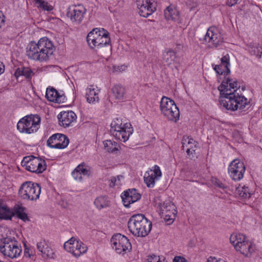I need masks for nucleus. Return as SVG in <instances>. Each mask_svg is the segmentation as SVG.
Masks as SVG:
<instances>
[{
  "instance_id": "f257e3e1",
  "label": "nucleus",
  "mask_w": 262,
  "mask_h": 262,
  "mask_svg": "<svg viewBox=\"0 0 262 262\" xmlns=\"http://www.w3.org/2000/svg\"><path fill=\"white\" fill-rule=\"evenodd\" d=\"M55 51L52 41L47 37L41 38L37 42H30L26 48V55L33 60L44 62L48 61Z\"/></svg>"
},
{
  "instance_id": "f03ea898",
  "label": "nucleus",
  "mask_w": 262,
  "mask_h": 262,
  "mask_svg": "<svg viewBox=\"0 0 262 262\" xmlns=\"http://www.w3.org/2000/svg\"><path fill=\"white\" fill-rule=\"evenodd\" d=\"M226 95L222 96L220 98V104L228 110L234 111L239 110L241 112L246 111L250 106V102L241 92H231L230 90H226Z\"/></svg>"
},
{
  "instance_id": "7ed1b4c3",
  "label": "nucleus",
  "mask_w": 262,
  "mask_h": 262,
  "mask_svg": "<svg viewBox=\"0 0 262 262\" xmlns=\"http://www.w3.org/2000/svg\"><path fill=\"white\" fill-rule=\"evenodd\" d=\"M86 41L91 49L96 51L104 47H111L110 33L101 28H96L90 31L87 35Z\"/></svg>"
},
{
  "instance_id": "20e7f679",
  "label": "nucleus",
  "mask_w": 262,
  "mask_h": 262,
  "mask_svg": "<svg viewBox=\"0 0 262 262\" xmlns=\"http://www.w3.org/2000/svg\"><path fill=\"white\" fill-rule=\"evenodd\" d=\"M152 224L142 214L133 215L128 222L130 232L137 237H145L150 231Z\"/></svg>"
},
{
  "instance_id": "39448f33",
  "label": "nucleus",
  "mask_w": 262,
  "mask_h": 262,
  "mask_svg": "<svg viewBox=\"0 0 262 262\" xmlns=\"http://www.w3.org/2000/svg\"><path fill=\"white\" fill-rule=\"evenodd\" d=\"M133 129L130 123L123 124L121 120L116 119L111 124L110 132L117 139L126 142L132 134Z\"/></svg>"
},
{
  "instance_id": "423d86ee",
  "label": "nucleus",
  "mask_w": 262,
  "mask_h": 262,
  "mask_svg": "<svg viewBox=\"0 0 262 262\" xmlns=\"http://www.w3.org/2000/svg\"><path fill=\"white\" fill-rule=\"evenodd\" d=\"M40 124V117L38 115H27L19 120L17 128L20 133L30 134L37 132Z\"/></svg>"
},
{
  "instance_id": "0eeeda50",
  "label": "nucleus",
  "mask_w": 262,
  "mask_h": 262,
  "mask_svg": "<svg viewBox=\"0 0 262 262\" xmlns=\"http://www.w3.org/2000/svg\"><path fill=\"white\" fill-rule=\"evenodd\" d=\"M0 251L6 257L15 258L21 252V248L14 238H4L0 241Z\"/></svg>"
},
{
  "instance_id": "6e6552de",
  "label": "nucleus",
  "mask_w": 262,
  "mask_h": 262,
  "mask_svg": "<svg viewBox=\"0 0 262 262\" xmlns=\"http://www.w3.org/2000/svg\"><path fill=\"white\" fill-rule=\"evenodd\" d=\"M41 188L37 183L31 182L24 183L19 189V196L27 201H36L39 198Z\"/></svg>"
},
{
  "instance_id": "1a4fd4ad",
  "label": "nucleus",
  "mask_w": 262,
  "mask_h": 262,
  "mask_svg": "<svg viewBox=\"0 0 262 262\" xmlns=\"http://www.w3.org/2000/svg\"><path fill=\"white\" fill-rule=\"evenodd\" d=\"M160 110L163 115L169 120L177 122L179 120L180 111L172 99L163 97L160 102Z\"/></svg>"
},
{
  "instance_id": "9d476101",
  "label": "nucleus",
  "mask_w": 262,
  "mask_h": 262,
  "mask_svg": "<svg viewBox=\"0 0 262 262\" xmlns=\"http://www.w3.org/2000/svg\"><path fill=\"white\" fill-rule=\"evenodd\" d=\"M21 163L26 170L32 172L42 173L46 168L45 161L33 156L24 157Z\"/></svg>"
},
{
  "instance_id": "9b49d317",
  "label": "nucleus",
  "mask_w": 262,
  "mask_h": 262,
  "mask_svg": "<svg viewBox=\"0 0 262 262\" xmlns=\"http://www.w3.org/2000/svg\"><path fill=\"white\" fill-rule=\"evenodd\" d=\"M223 39L220 29L216 27L211 26L208 29L204 41L208 48H216L223 43Z\"/></svg>"
},
{
  "instance_id": "f8f14e48",
  "label": "nucleus",
  "mask_w": 262,
  "mask_h": 262,
  "mask_svg": "<svg viewBox=\"0 0 262 262\" xmlns=\"http://www.w3.org/2000/svg\"><path fill=\"white\" fill-rule=\"evenodd\" d=\"M111 243L113 249L118 254H124L132 249V245L129 239L119 233L112 236Z\"/></svg>"
},
{
  "instance_id": "ddd939ff",
  "label": "nucleus",
  "mask_w": 262,
  "mask_h": 262,
  "mask_svg": "<svg viewBox=\"0 0 262 262\" xmlns=\"http://www.w3.org/2000/svg\"><path fill=\"white\" fill-rule=\"evenodd\" d=\"M245 167L244 163L238 159H235L230 164L228 173L234 181H239L244 177Z\"/></svg>"
},
{
  "instance_id": "4468645a",
  "label": "nucleus",
  "mask_w": 262,
  "mask_h": 262,
  "mask_svg": "<svg viewBox=\"0 0 262 262\" xmlns=\"http://www.w3.org/2000/svg\"><path fill=\"white\" fill-rule=\"evenodd\" d=\"M69 144L68 138L65 135L59 133L53 134L47 141V145L52 148L64 149Z\"/></svg>"
},
{
  "instance_id": "2eb2a0df",
  "label": "nucleus",
  "mask_w": 262,
  "mask_h": 262,
  "mask_svg": "<svg viewBox=\"0 0 262 262\" xmlns=\"http://www.w3.org/2000/svg\"><path fill=\"white\" fill-rule=\"evenodd\" d=\"M81 242L76 238L72 237L64 244V249L68 252L71 253L75 257H79L82 252Z\"/></svg>"
},
{
  "instance_id": "dca6fc26",
  "label": "nucleus",
  "mask_w": 262,
  "mask_h": 262,
  "mask_svg": "<svg viewBox=\"0 0 262 262\" xmlns=\"http://www.w3.org/2000/svg\"><path fill=\"white\" fill-rule=\"evenodd\" d=\"M239 85L236 80L230 79L229 77L225 76V79L222 81L221 84L219 86V90L220 92L221 96L226 95V90H230L231 92H239Z\"/></svg>"
},
{
  "instance_id": "f3484780",
  "label": "nucleus",
  "mask_w": 262,
  "mask_h": 262,
  "mask_svg": "<svg viewBox=\"0 0 262 262\" xmlns=\"http://www.w3.org/2000/svg\"><path fill=\"white\" fill-rule=\"evenodd\" d=\"M162 173L160 167L155 165L154 170H149L145 173L144 180L148 187L152 188L154 186L155 181L161 177Z\"/></svg>"
},
{
  "instance_id": "a211bd4d",
  "label": "nucleus",
  "mask_w": 262,
  "mask_h": 262,
  "mask_svg": "<svg viewBox=\"0 0 262 262\" xmlns=\"http://www.w3.org/2000/svg\"><path fill=\"white\" fill-rule=\"evenodd\" d=\"M137 5L141 16L147 17L156 10L155 7L150 0H137Z\"/></svg>"
},
{
  "instance_id": "6ab92c4d",
  "label": "nucleus",
  "mask_w": 262,
  "mask_h": 262,
  "mask_svg": "<svg viewBox=\"0 0 262 262\" xmlns=\"http://www.w3.org/2000/svg\"><path fill=\"white\" fill-rule=\"evenodd\" d=\"M59 124L64 128L70 126L74 122L76 118V115L72 111H62L57 116Z\"/></svg>"
},
{
  "instance_id": "aec40b11",
  "label": "nucleus",
  "mask_w": 262,
  "mask_h": 262,
  "mask_svg": "<svg viewBox=\"0 0 262 262\" xmlns=\"http://www.w3.org/2000/svg\"><path fill=\"white\" fill-rule=\"evenodd\" d=\"M121 198L124 206L129 207L131 204L140 199L141 194L136 189H130L124 191Z\"/></svg>"
},
{
  "instance_id": "412c9836",
  "label": "nucleus",
  "mask_w": 262,
  "mask_h": 262,
  "mask_svg": "<svg viewBox=\"0 0 262 262\" xmlns=\"http://www.w3.org/2000/svg\"><path fill=\"white\" fill-rule=\"evenodd\" d=\"M221 63L219 65H216L214 70L219 75H224L227 76L230 73L229 69L230 58L228 54L224 55L221 59Z\"/></svg>"
},
{
  "instance_id": "4be33fe9",
  "label": "nucleus",
  "mask_w": 262,
  "mask_h": 262,
  "mask_svg": "<svg viewBox=\"0 0 262 262\" xmlns=\"http://www.w3.org/2000/svg\"><path fill=\"white\" fill-rule=\"evenodd\" d=\"M37 249L41 252L42 256L45 258H53L54 257V252L53 249L49 246L46 241L40 240L37 243Z\"/></svg>"
},
{
  "instance_id": "5701e85b",
  "label": "nucleus",
  "mask_w": 262,
  "mask_h": 262,
  "mask_svg": "<svg viewBox=\"0 0 262 262\" xmlns=\"http://www.w3.org/2000/svg\"><path fill=\"white\" fill-rule=\"evenodd\" d=\"M81 9L80 5L70 6L67 12L68 17H70L73 21L80 23L82 18Z\"/></svg>"
},
{
  "instance_id": "b1692460",
  "label": "nucleus",
  "mask_w": 262,
  "mask_h": 262,
  "mask_svg": "<svg viewBox=\"0 0 262 262\" xmlns=\"http://www.w3.org/2000/svg\"><path fill=\"white\" fill-rule=\"evenodd\" d=\"M46 97L49 101L58 103H63L66 100V97L64 95H60L58 92L53 88L47 89Z\"/></svg>"
},
{
  "instance_id": "393cba45",
  "label": "nucleus",
  "mask_w": 262,
  "mask_h": 262,
  "mask_svg": "<svg viewBox=\"0 0 262 262\" xmlns=\"http://www.w3.org/2000/svg\"><path fill=\"white\" fill-rule=\"evenodd\" d=\"M99 90L91 85L85 90V98L90 104H95L99 101Z\"/></svg>"
},
{
  "instance_id": "a878e982",
  "label": "nucleus",
  "mask_w": 262,
  "mask_h": 262,
  "mask_svg": "<svg viewBox=\"0 0 262 262\" xmlns=\"http://www.w3.org/2000/svg\"><path fill=\"white\" fill-rule=\"evenodd\" d=\"M161 213L162 216L175 217L176 210L174 204L170 202H164L160 206Z\"/></svg>"
},
{
  "instance_id": "bb28decb",
  "label": "nucleus",
  "mask_w": 262,
  "mask_h": 262,
  "mask_svg": "<svg viewBox=\"0 0 262 262\" xmlns=\"http://www.w3.org/2000/svg\"><path fill=\"white\" fill-rule=\"evenodd\" d=\"M183 150H186L187 155L189 156L194 151L197 145V142L189 137H184L182 141Z\"/></svg>"
},
{
  "instance_id": "cd10ccee",
  "label": "nucleus",
  "mask_w": 262,
  "mask_h": 262,
  "mask_svg": "<svg viewBox=\"0 0 262 262\" xmlns=\"http://www.w3.org/2000/svg\"><path fill=\"white\" fill-rule=\"evenodd\" d=\"M14 215L13 210L3 202H0V219L11 220Z\"/></svg>"
},
{
  "instance_id": "c85d7f7f",
  "label": "nucleus",
  "mask_w": 262,
  "mask_h": 262,
  "mask_svg": "<svg viewBox=\"0 0 262 262\" xmlns=\"http://www.w3.org/2000/svg\"><path fill=\"white\" fill-rule=\"evenodd\" d=\"M180 13L179 11L173 5H169L164 11V16L166 19L177 20L179 18Z\"/></svg>"
},
{
  "instance_id": "c756f323",
  "label": "nucleus",
  "mask_w": 262,
  "mask_h": 262,
  "mask_svg": "<svg viewBox=\"0 0 262 262\" xmlns=\"http://www.w3.org/2000/svg\"><path fill=\"white\" fill-rule=\"evenodd\" d=\"M236 251H240L243 255L248 256L254 250V247L252 244L246 240L239 246L235 248Z\"/></svg>"
},
{
  "instance_id": "7c9ffc66",
  "label": "nucleus",
  "mask_w": 262,
  "mask_h": 262,
  "mask_svg": "<svg viewBox=\"0 0 262 262\" xmlns=\"http://www.w3.org/2000/svg\"><path fill=\"white\" fill-rule=\"evenodd\" d=\"M113 96L115 99L122 100L125 98V89L121 85H116L112 89Z\"/></svg>"
},
{
  "instance_id": "2f4dec72",
  "label": "nucleus",
  "mask_w": 262,
  "mask_h": 262,
  "mask_svg": "<svg viewBox=\"0 0 262 262\" xmlns=\"http://www.w3.org/2000/svg\"><path fill=\"white\" fill-rule=\"evenodd\" d=\"M176 58V54L174 51L169 50L163 53V60L168 66L173 64Z\"/></svg>"
},
{
  "instance_id": "473e14b6",
  "label": "nucleus",
  "mask_w": 262,
  "mask_h": 262,
  "mask_svg": "<svg viewBox=\"0 0 262 262\" xmlns=\"http://www.w3.org/2000/svg\"><path fill=\"white\" fill-rule=\"evenodd\" d=\"M25 208L19 205H16L14 207V214H15L17 217L21 219L24 222L29 221V219L25 212Z\"/></svg>"
},
{
  "instance_id": "72a5a7b5",
  "label": "nucleus",
  "mask_w": 262,
  "mask_h": 262,
  "mask_svg": "<svg viewBox=\"0 0 262 262\" xmlns=\"http://www.w3.org/2000/svg\"><path fill=\"white\" fill-rule=\"evenodd\" d=\"M246 236L243 234H233L231 235L230 241L233 245L235 249L237 246H239L241 244L246 241Z\"/></svg>"
},
{
  "instance_id": "f704fd0d",
  "label": "nucleus",
  "mask_w": 262,
  "mask_h": 262,
  "mask_svg": "<svg viewBox=\"0 0 262 262\" xmlns=\"http://www.w3.org/2000/svg\"><path fill=\"white\" fill-rule=\"evenodd\" d=\"M103 145L105 149L109 152H116L120 148L117 142L111 140L104 141Z\"/></svg>"
},
{
  "instance_id": "c9c22d12",
  "label": "nucleus",
  "mask_w": 262,
  "mask_h": 262,
  "mask_svg": "<svg viewBox=\"0 0 262 262\" xmlns=\"http://www.w3.org/2000/svg\"><path fill=\"white\" fill-rule=\"evenodd\" d=\"M95 205L98 209H101L109 206L110 202L107 198L105 196H99L95 199Z\"/></svg>"
},
{
  "instance_id": "e433bc0d",
  "label": "nucleus",
  "mask_w": 262,
  "mask_h": 262,
  "mask_svg": "<svg viewBox=\"0 0 262 262\" xmlns=\"http://www.w3.org/2000/svg\"><path fill=\"white\" fill-rule=\"evenodd\" d=\"M34 4L39 9L45 11H50L53 10V7L48 3L44 0H33Z\"/></svg>"
},
{
  "instance_id": "4c0bfd02",
  "label": "nucleus",
  "mask_w": 262,
  "mask_h": 262,
  "mask_svg": "<svg viewBox=\"0 0 262 262\" xmlns=\"http://www.w3.org/2000/svg\"><path fill=\"white\" fill-rule=\"evenodd\" d=\"M14 75L16 78L20 75L24 76L26 78H30L33 75V72L31 69L28 68H18L16 70Z\"/></svg>"
},
{
  "instance_id": "58836bf2",
  "label": "nucleus",
  "mask_w": 262,
  "mask_h": 262,
  "mask_svg": "<svg viewBox=\"0 0 262 262\" xmlns=\"http://www.w3.org/2000/svg\"><path fill=\"white\" fill-rule=\"evenodd\" d=\"M73 178L77 182H81L82 180V164H79L72 171Z\"/></svg>"
},
{
  "instance_id": "ea45409f",
  "label": "nucleus",
  "mask_w": 262,
  "mask_h": 262,
  "mask_svg": "<svg viewBox=\"0 0 262 262\" xmlns=\"http://www.w3.org/2000/svg\"><path fill=\"white\" fill-rule=\"evenodd\" d=\"M236 191V193L238 194L241 197L244 199L249 198L251 196V193L249 191V188L245 186L242 187H237Z\"/></svg>"
},
{
  "instance_id": "a19ab883",
  "label": "nucleus",
  "mask_w": 262,
  "mask_h": 262,
  "mask_svg": "<svg viewBox=\"0 0 262 262\" xmlns=\"http://www.w3.org/2000/svg\"><path fill=\"white\" fill-rule=\"evenodd\" d=\"M123 177L122 176H118L117 177H113L110 179V186L114 187L116 185L119 186L121 185V180L123 179Z\"/></svg>"
},
{
  "instance_id": "79ce46f5",
  "label": "nucleus",
  "mask_w": 262,
  "mask_h": 262,
  "mask_svg": "<svg viewBox=\"0 0 262 262\" xmlns=\"http://www.w3.org/2000/svg\"><path fill=\"white\" fill-rule=\"evenodd\" d=\"M147 260L148 262H167L164 257H160L155 255L149 256Z\"/></svg>"
},
{
  "instance_id": "37998d69",
  "label": "nucleus",
  "mask_w": 262,
  "mask_h": 262,
  "mask_svg": "<svg viewBox=\"0 0 262 262\" xmlns=\"http://www.w3.org/2000/svg\"><path fill=\"white\" fill-rule=\"evenodd\" d=\"M250 52L252 54L255 55L258 58H260L262 54V48L261 47H254L251 48Z\"/></svg>"
},
{
  "instance_id": "c03bdc74",
  "label": "nucleus",
  "mask_w": 262,
  "mask_h": 262,
  "mask_svg": "<svg viewBox=\"0 0 262 262\" xmlns=\"http://www.w3.org/2000/svg\"><path fill=\"white\" fill-rule=\"evenodd\" d=\"M92 170L90 167L85 166L83 163V176L90 177L92 174Z\"/></svg>"
},
{
  "instance_id": "a18cd8bd",
  "label": "nucleus",
  "mask_w": 262,
  "mask_h": 262,
  "mask_svg": "<svg viewBox=\"0 0 262 262\" xmlns=\"http://www.w3.org/2000/svg\"><path fill=\"white\" fill-rule=\"evenodd\" d=\"M212 182L216 186L220 188L225 189L226 188V186L224 184H223L220 181L216 179H215L214 180H212Z\"/></svg>"
},
{
  "instance_id": "49530a36",
  "label": "nucleus",
  "mask_w": 262,
  "mask_h": 262,
  "mask_svg": "<svg viewBox=\"0 0 262 262\" xmlns=\"http://www.w3.org/2000/svg\"><path fill=\"white\" fill-rule=\"evenodd\" d=\"M173 262H186V260L184 257L176 256L173 259Z\"/></svg>"
},
{
  "instance_id": "de8ad7c7",
  "label": "nucleus",
  "mask_w": 262,
  "mask_h": 262,
  "mask_svg": "<svg viewBox=\"0 0 262 262\" xmlns=\"http://www.w3.org/2000/svg\"><path fill=\"white\" fill-rule=\"evenodd\" d=\"M164 217L165 221L167 222L168 224H170L173 223L174 217H169V216H163Z\"/></svg>"
},
{
  "instance_id": "09e8293b",
  "label": "nucleus",
  "mask_w": 262,
  "mask_h": 262,
  "mask_svg": "<svg viewBox=\"0 0 262 262\" xmlns=\"http://www.w3.org/2000/svg\"><path fill=\"white\" fill-rule=\"evenodd\" d=\"M239 0H228L227 4L230 6L231 7L235 4H236Z\"/></svg>"
},
{
  "instance_id": "8fccbe9b",
  "label": "nucleus",
  "mask_w": 262,
  "mask_h": 262,
  "mask_svg": "<svg viewBox=\"0 0 262 262\" xmlns=\"http://www.w3.org/2000/svg\"><path fill=\"white\" fill-rule=\"evenodd\" d=\"M5 21V16L2 11H0V27L3 25Z\"/></svg>"
},
{
  "instance_id": "3c124183",
  "label": "nucleus",
  "mask_w": 262,
  "mask_h": 262,
  "mask_svg": "<svg viewBox=\"0 0 262 262\" xmlns=\"http://www.w3.org/2000/svg\"><path fill=\"white\" fill-rule=\"evenodd\" d=\"M5 71V66L3 62H0V75L3 74Z\"/></svg>"
},
{
  "instance_id": "603ef678",
  "label": "nucleus",
  "mask_w": 262,
  "mask_h": 262,
  "mask_svg": "<svg viewBox=\"0 0 262 262\" xmlns=\"http://www.w3.org/2000/svg\"><path fill=\"white\" fill-rule=\"evenodd\" d=\"M208 262H217L214 257H210L208 259Z\"/></svg>"
},
{
  "instance_id": "864d4df0",
  "label": "nucleus",
  "mask_w": 262,
  "mask_h": 262,
  "mask_svg": "<svg viewBox=\"0 0 262 262\" xmlns=\"http://www.w3.org/2000/svg\"><path fill=\"white\" fill-rule=\"evenodd\" d=\"M196 6V4L195 3H193V7L192 8H190L191 10H192V8L193 7H195Z\"/></svg>"
},
{
  "instance_id": "5fc2aeb1",
  "label": "nucleus",
  "mask_w": 262,
  "mask_h": 262,
  "mask_svg": "<svg viewBox=\"0 0 262 262\" xmlns=\"http://www.w3.org/2000/svg\"><path fill=\"white\" fill-rule=\"evenodd\" d=\"M86 250H84V251H83L82 253H85V251H86Z\"/></svg>"
},
{
  "instance_id": "6e6d98bb",
  "label": "nucleus",
  "mask_w": 262,
  "mask_h": 262,
  "mask_svg": "<svg viewBox=\"0 0 262 262\" xmlns=\"http://www.w3.org/2000/svg\"><path fill=\"white\" fill-rule=\"evenodd\" d=\"M0 262H3V261H2L0 260Z\"/></svg>"
},
{
  "instance_id": "4d7b16f0",
  "label": "nucleus",
  "mask_w": 262,
  "mask_h": 262,
  "mask_svg": "<svg viewBox=\"0 0 262 262\" xmlns=\"http://www.w3.org/2000/svg\"><path fill=\"white\" fill-rule=\"evenodd\" d=\"M207 262H208V260L207 261Z\"/></svg>"
}]
</instances>
